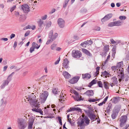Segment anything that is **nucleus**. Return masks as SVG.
I'll list each match as a JSON object with an SVG mask.
<instances>
[{
    "mask_svg": "<svg viewBox=\"0 0 129 129\" xmlns=\"http://www.w3.org/2000/svg\"><path fill=\"white\" fill-rule=\"evenodd\" d=\"M26 99L28 101L30 102V103H32V105L33 104V108L32 109L33 111L39 112L42 115H43V112L42 111L41 109L39 108L40 106V104L39 103H37L36 100H33L30 97L27 98Z\"/></svg>",
    "mask_w": 129,
    "mask_h": 129,
    "instance_id": "f257e3e1",
    "label": "nucleus"
},
{
    "mask_svg": "<svg viewBox=\"0 0 129 129\" xmlns=\"http://www.w3.org/2000/svg\"><path fill=\"white\" fill-rule=\"evenodd\" d=\"M82 116L83 118L80 121H79L78 123V126L79 127H83L84 126L85 124L84 122L87 125H88L89 124L90 120L88 118V117L86 116H85L84 117L83 116V115H82Z\"/></svg>",
    "mask_w": 129,
    "mask_h": 129,
    "instance_id": "f03ea898",
    "label": "nucleus"
},
{
    "mask_svg": "<svg viewBox=\"0 0 129 129\" xmlns=\"http://www.w3.org/2000/svg\"><path fill=\"white\" fill-rule=\"evenodd\" d=\"M14 73V72H13L8 76L7 80L3 81L2 84L1 86V88H4L6 85H8L11 80L12 77Z\"/></svg>",
    "mask_w": 129,
    "mask_h": 129,
    "instance_id": "7ed1b4c3",
    "label": "nucleus"
},
{
    "mask_svg": "<svg viewBox=\"0 0 129 129\" xmlns=\"http://www.w3.org/2000/svg\"><path fill=\"white\" fill-rule=\"evenodd\" d=\"M127 119V116L123 115L120 117L119 119L120 122V126L121 127L124 126Z\"/></svg>",
    "mask_w": 129,
    "mask_h": 129,
    "instance_id": "20e7f679",
    "label": "nucleus"
},
{
    "mask_svg": "<svg viewBox=\"0 0 129 129\" xmlns=\"http://www.w3.org/2000/svg\"><path fill=\"white\" fill-rule=\"evenodd\" d=\"M18 124L20 129H24L26 127L25 125V122L24 120L23 119H19L18 120Z\"/></svg>",
    "mask_w": 129,
    "mask_h": 129,
    "instance_id": "39448f33",
    "label": "nucleus"
},
{
    "mask_svg": "<svg viewBox=\"0 0 129 129\" xmlns=\"http://www.w3.org/2000/svg\"><path fill=\"white\" fill-rule=\"evenodd\" d=\"M48 95V93L47 91H45L44 93L40 96V101L42 103H44L46 100Z\"/></svg>",
    "mask_w": 129,
    "mask_h": 129,
    "instance_id": "423d86ee",
    "label": "nucleus"
},
{
    "mask_svg": "<svg viewBox=\"0 0 129 129\" xmlns=\"http://www.w3.org/2000/svg\"><path fill=\"white\" fill-rule=\"evenodd\" d=\"M72 55L73 57L79 58L81 56L82 54L80 51L78 50H74L72 51Z\"/></svg>",
    "mask_w": 129,
    "mask_h": 129,
    "instance_id": "0eeeda50",
    "label": "nucleus"
},
{
    "mask_svg": "<svg viewBox=\"0 0 129 129\" xmlns=\"http://www.w3.org/2000/svg\"><path fill=\"white\" fill-rule=\"evenodd\" d=\"M21 8L23 12L26 13H27L30 11L29 7L26 4H24L22 5Z\"/></svg>",
    "mask_w": 129,
    "mask_h": 129,
    "instance_id": "6e6552de",
    "label": "nucleus"
},
{
    "mask_svg": "<svg viewBox=\"0 0 129 129\" xmlns=\"http://www.w3.org/2000/svg\"><path fill=\"white\" fill-rule=\"evenodd\" d=\"M58 24L59 26L61 28L63 27L65 25V21L61 18H59L57 20Z\"/></svg>",
    "mask_w": 129,
    "mask_h": 129,
    "instance_id": "1a4fd4ad",
    "label": "nucleus"
},
{
    "mask_svg": "<svg viewBox=\"0 0 129 129\" xmlns=\"http://www.w3.org/2000/svg\"><path fill=\"white\" fill-rule=\"evenodd\" d=\"M123 63L122 61L118 63L117 64L116 66L119 69L118 71H117V73H120V72L121 71V70L123 71V72H124V69L122 68L123 67Z\"/></svg>",
    "mask_w": 129,
    "mask_h": 129,
    "instance_id": "9d476101",
    "label": "nucleus"
},
{
    "mask_svg": "<svg viewBox=\"0 0 129 129\" xmlns=\"http://www.w3.org/2000/svg\"><path fill=\"white\" fill-rule=\"evenodd\" d=\"M69 61L67 58H65L63 60V62L62 63L63 67L66 69H67L69 67Z\"/></svg>",
    "mask_w": 129,
    "mask_h": 129,
    "instance_id": "9b49d317",
    "label": "nucleus"
},
{
    "mask_svg": "<svg viewBox=\"0 0 129 129\" xmlns=\"http://www.w3.org/2000/svg\"><path fill=\"white\" fill-rule=\"evenodd\" d=\"M92 43V41L91 40L89 41L87 40L86 41L82 43L80 45L84 47H85L86 46V45H91Z\"/></svg>",
    "mask_w": 129,
    "mask_h": 129,
    "instance_id": "f8f14e48",
    "label": "nucleus"
},
{
    "mask_svg": "<svg viewBox=\"0 0 129 129\" xmlns=\"http://www.w3.org/2000/svg\"><path fill=\"white\" fill-rule=\"evenodd\" d=\"M112 16V14H109L106 15L102 19L101 21L102 22H104L109 20L111 18Z\"/></svg>",
    "mask_w": 129,
    "mask_h": 129,
    "instance_id": "ddd939ff",
    "label": "nucleus"
},
{
    "mask_svg": "<svg viewBox=\"0 0 129 129\" xmlns=\"http://www.w3.org/2000/svg\"><path fill=\"white\" fill-rule=\"evenodd\" d=\"M120 73H117L118 74V76L119 78H120L119 79V81L120 82H121L122 80H123L124 77V73L123 72L122 70L121 71V72H120Z\"/></svg>",
    "mask_w": 129,
    "mask_h": 129,
    "instance_id": "4468645a",
    "label": "nucleus"
},
{
    "mask_svg": "<svg viewBox=\"0 0 129 129\" xmlns=\"http://www.w3.org/2000/svg\"><path fill=\"white\" fill-rule=\"evenodd\" d=\"M79 78V77H73L70 81V83L71 84H74L76 83Z\"/></svg>",
    "mask_w": 129,
    "mask_h": 129,
    "instance_id": "2eb2a0df",
    "label": "nucleus"
},
{
    "mask_svg": "<svg viewBox=\"0 0 129 129\" xmlns=\"http://www.w3.org/2000/svg\"><path fill=\"white\" fill-rule=\"evenodd\" d=\"M58 34L57 33H55L54 35H53V31L52 30L50 31L49 34V38H53V37H55V39L58 36Z\"/></svg>",
    "mask_w": 129,
    "mask_h": 129,
    "instance_id": "dca6fc26",
    "label": "nucleus"
},
{
    "mask_svg": "<svg viewBox=\"0 0 129 129\" xmlns=\"http://www.w3.org/2000/svg\"><path fill=\"white\" fill-rule=\"evenodd\" d=\"M88 116L91 120L92 121L95 120L96 119H98V118L96 117V116L93 114L90 113L88 114Z\"/></svg>",
    "mask_w": 129,
    "mask_h": 129,
    "instance_id": "f3484780",
    "label": "nucleus"
},
{
    "mask_svg": "<svg viewBox=\"0 0 129 129\" xmlns=\"http://www.w3.org/2000/svg\"><path fill=\"white\" fill-rule=\"evenodd\" d=\"M119 112V111L117 110H115L113 111V113L111 115L113 119H114L116 118Z\"/></svg>",
    "mask_w": 129,
    "mask_h": 129,
    "instance_id": "a211bd4d",
    "label": "nucleus"
},
{
    "mask_svg": "<svg viewBox=\"0 0 129 129\" xmlns=\"http://www.w3.org/2000/svg\"><path fill=\"white\" fill-rule=\"evenodd\" d=\"M111 76V75L110 73L107 72L106 71L102 72L101 75L102 77H105L106 78H107V77H109L110 76Z\"/></svg>",
    "mask_w": 129,
    "mask_h": 129,
    "instance_id": "6ab92c4d",
    "label": "nucleus"
},
{
    "mask_svg": "<svg viewBox=\"0 0 129 129\" xmlns=\"http://www.w3.org/2000/svg\"><path fill=\"white\" fill-rule=\"evenodd\" d=\"M88 96H92L93 95V92L92 90H88L86 91L84 93Z\"/></svg>",
    "mask_w": 129,
    "mask_h": 129,
    "instance_id": "aec40b11",
    "label": "nucleus"
},
{
    "mask_svg": "<svg viewBox=\"0 0 129 129\" xmlns=\"http://www.w3.org/2000/svg\"><path fill=\"white\" fill-rule=\"evenodd\" d=\"M72 97L73 98L75 101H78L82 100L81 99V96L79 95V94L75 96L72 95Z\"/></svg>",
    "mask_w": 129,
    "mask_h": 129,
    "instance_id": "412c9836",
    "label": "nucleus"
},
{
    "mask_svg": "<svg viewBox=\"0 0 129 129\" xmlns=\"http://www.w3.org/2000/svg\"><path fill=\"white\" fill-rule=\"evenodd\" d=\"M62 74L63 75L66 79H68L71 77V75L66 71L63 72Z\"/></svg>",
    "mask_w": 129,
    "mask_h": 129,
    "instance_id": "4be33fe9",
    "label": "nucleus"
},
{
    "mask_svg": "<svg viewBox=\"0 0 129 129\" xmlns=\"http://www.w3.org/2000/svg\"><path fill=\"white\" fill-rule=\"evenodd\" d=\"M82 50L83 52L86 55L90 56L91 55V54L90 52L87 49L84 48H82Z\"/></svg>",
    "mask_w": 129,
    "mask_h": 129,
    "instance_id": "5701e85b",
    "label": "nucleus"
},
{
    "mask_svg": "<svg viewBox=\"0 0 129 129\" xmlns=\"http://www.w3.org/2000/svg\"><path fill=\"white\" fill-rule=\"evenodd\" d=\"M91 76L90 74L88 73H86L82 74V78L83 79H89L90 78Z\"/></svg>",
    "mask_w": 129,
    "mask_h": 129,
    "instance_id": "b1692460",
    "label": "nucleus"
},
{
    "mask_svg": "<svg viewBox=\"0 0 129 129\" xmlns=\"http://www.w3.org/2000/svg\"><path fill=\"white\" fill-rule=\"evenodd\" d=\"M111 69L112 71L115 72L116 71L117 73V71H118L119 69L117 66H114L111 67Z\"/></svg>",
    "mask_w": 129,
    "mask_h": 129,
    "instance_id": "393cba45",
    "label": "nucleus"
},
{
    "mask_svg": "<svg viewBox=\"0 0 129 129\" xmlns=\"http://www.w3.org/2000/svg\"><path fill=\"white\" fill-rule=\"evenodd\" d=\"M32 46L35 48L38 49L40 46V45H38V44L35 42H33L32 44Z\"/></svg>",
    "mask_w": 129,
    "mask_h": 129,
    "instance_id": "a878e982",
    "label": "nucleus"
},
{
    "mask_svg": "<svg viewBox=\"0 0 129 129\" xmlns=\"http://www.w3.org/2000/svg\"><path fill=\"white\" fill-rule=\"evenodd\" d=\"M112 80L113 83H114V85L116 84L118 82L117 79L115 77H113L112 79Z\"/></svg>",
    "mask_w": 129,
    "mask_h": 129,
    "instance_id": "bb28decb",
    "label": "nucleus"
},
{
    "mask_svg": "<svg viewBox=\"0 0 129 129\" xmlns=\"http://www.w3.org/2000/svg\"><path fill=\"white\" fill-rule=\"evenodd\" d=\"M119 97H116L114 98L112 100L113 102L115 104H116L119 101Z\"/></svg>",
    "mask_w": 129,
    "mask_h": 129,
    "instance_id": "cd10ccee",
    "label": "nucleus"
},
{
    "mask_svg": "<svg viewBox=\"0 0 129 129\" xmlns=\"http://www.w3.org/2000/svg\"><path fill=\"white\" fill-rule=\"evenodd\" d=\"M78 37L77 36H74L73 37L71 38V40L70 41V43H72L74 42L75 40L78 39Z\"/></svg>",
    "mask_w": 129,
    "mask_h": 129,
    "instance_id": "c85d7f7f",
    "label": "nucleus"
},
{
    "mask_svg": "<svg viewBox=\"0 0 129 129\" xmlns=\"http://www.w3.org/2000/svg\"><path fill=\"white\" fill-rule=\"evenodd\" d=\"M104 85L105 88L106 89H109V84L108 82L104 81Z\"/></svg>",
    "mask_w": 129,
    "mask_h": 129,
    "instance_id": "c756f323",
    "label": "nucleus"
},
{
    "mask_svg": "<svg viewBox=\"0 0 129 129\" xmlns=\"http://www.w3.org/2000/svg\"><path fill=\"white\" fill-rule=\"evenodd\" d=\"M34 120L35 118L34 117H30L29 119L28 123L33 124Z\"/></svg>",
    "mask_w": 129,
    "mask_h": 129,
    "instance_id": "7c9ffc66",
    "label": "nucleus"
},
{
    "mask_svg": "<svg viewBox=\"0 0 129 129\" xmlns=\"http://www.w3.org/2000/svg\"><path fill=\"white\" fill-rule=\"evenodd\" d=\"M96 81L95 79H94L92 80L89 84L88 86L89 87H91V86L93 84L96 83Z\"/></svg>",
    "mask_w": 129,
    "mask_h": 129,
    "instance_id": "2f4dec72",
    "label": "nucleus"
},
{
    "mask_svg": "<svg viewBox=\"0 0 129 129\" xmlns=\"http://www.w3.org/2000/svg\"><path fill=\"white\" fill-rule=\"evenodd\" d=\"M59 97L60 98L59 99L60 101L61 102H62L64 101V96L63 95V93H61L60 94Z\"/></svg>",
    "mask_w": 129,
    "mask_h": 129,
    "instance_id": "473e14b6",
    "label": "nucleus"
},
{
    "mask_svg": "<svg viewBox=\"0 0 129 129\" xmlns=\"http://www.w3.org/2000/svg\"><path fill=\"white\" fill-rule=\"evenodd\" d=\"M50 39H49L47 41L46 44L48 45L49 44L51 43L55 39V37H53V38H50Z\"/></svg>",
    "mask_w": 129,
    "mask_h": 129,
    "instance_id": "72a5a7b5",
    "label": "nucleus"
},
{
    "mask_svg": "<svg viewBox=\"0 0 129 129\" xmlns=\"http://www.w3.org/2000/svg\"><path fill=\"white\" fill-rule=\"evenodd\" d=\"M104 50L105 52H108L109 50V45H105L104 47Z\"/></svg>",
    "mask_w": 129,
    "mask_h": 129,
    "instance_id": "f704fd0d",
    "label": "nucleus"
},
{
    "mask_svg": "<svg viewBox=\"0 0 129 129\" xmlns=\"http://www.w3.org/2000/svg\"><path fill=\"white\" fill-rule=\"evenodd\" d=\"M43 23V21L41 19H40L39 20L38 22V25L40 27H41L42 26Z\"/></svg>",
    "mask_w": 129,
    "mask_h": 129,
    "instance_id": "c9c22d12",
    "label": "nucleus"
},
{
    "mask_svg": "<svg viewBox=\"0 0 129 129\" xmlns=\"http://www.w3.org/2000/svg\"><path fill=\"white\" fill-rule=\"evenodd\" d=\"M97 83L98 85L100 87L103 88V85L102 82L101 81H98L97 82Z\"/></svg>",
    "mask_w": 129,
    "mask_h": 129,
    "instance_id": "e433bc0d",
    "label": "nucleus"
},
{
    "mask_svg": "<svg viewBox=\"0 0 129 129\" xmlns=\"http://www.w3.org/2000/svg\"><path fill=\"white\" fill-rule=\"evenodd\" d=\"M114 25L116 26H119L121 24V22L120 21H117L114 22Z\"/></svg>",
    "mask_w": 129,
    "mask_h": 129,
    "instance_id": "4c0bfd02",
    "label": "nucleus"
},
{
    "mask_svg": "<svg viewBox=\"0 0 129 129\" xmlns=\"http://www.w3.org/2000/svg\"><path fill=\"white\" fill-rule=\"evenodd\" d=\"M98 100L96 99H92L91 98L89 99L88 100V101L90 102H95L96 101H98Z\"/></svg>",
    "mask_w": 129,
    "mask_h": 129,
    "instance_id": "58836bf2",
    "label": "nucleus"
},
{
    "mask_svg": "<svg viewBox=\"0 0 129 129\" xmlns=\"http://www.w3.org/2000/svg\"><path fill=\"white\" fill-rule=\"evenodd\" d=\"M56 46V45L55 44H53L51 45V48L52 50H54L55 49Z\"/></svg>",
    "mask_w": 129,
    "mask_h": 129,
    "instance_id": "ea45409f",
    "label": "nucleus"
},
{
    "mask_svg": "<svg viewBox=\"0 0 129 129\" xmlns=\"http://www.w3.org/2000/svg\"><path fill=\"white\" fill-rule=\"evenodd\" d=\"M52 91L53 93L55 94H57L58 93V92H59V91H58V89L57 88L53 89Z\"/></svg>",
    "mask_w": 129,
    "mask_h": 129,
    "instance_id": "a19ab883",
    "label": "nucleus"
},
{
    "mask_svg": "<svg viewBox=\"0 0 129 129\" xmlns=\"http://www.w3.org/2000/svg\"><path fill=\"white\" fill-rule=\"evenodd\" d=\"M47 15H45L41 17V19L43 20H45L47 19Z\"/></svg>",
    "mask_w": 129,
    "mask_h": 129,
    "instance_id": "79ce46f5",
    "label": "nucleus"
},
{
    "mask_svg": "<svg viewBox=\"0 0 129 129\" xmlns=\"http://www.w3.org/2000/svg\"><path fill=\"white\" fill-rule=\"evenodd\" d=\"M69 1L70 0H65V4L63 5L64 8H65L66 7L67 4Z\"/></svg>",
    "mask_w": 129,
    "mask_h": 129,
    "instance_id": "37998d69",
    "label": "nucleus"
},
{
    "mask_svg": "<svg viewBox=\"0 0 129 129\" xmlns=\"http://www.w3.org/2000/svg\"><path fill=\"white\" fill-rule=\"evenodd\" d=\"M100 67H98L96 68V75H97L99 74V70H100Z\"/></svg>",
    "mask_w": 129,
    "mask_h": 129,
    "instance_id": "c03bdc74",
    "label": "nucleus"
},
{
    "mask_svg": "<svg viewBox=\"0 0 129 129\" xmlns=\"http://www.w3.org/2000/svg\"><path fill=\"white\" fill-rule=\"evenodd\" d=\"M33 124L30 123H28V129H32L33 127L32 126Z\"/></svg>",
    "mask_w": 129,
    "mask_h": 129,
    "instance_id": "a18cd8bd",
    "label": "nucleus"
},
{
    "mask_svg": "<svg viewBox=\"0 0 129 129\" xmlns=\"http://www.w3.org/2000/svg\"><path fill=\"white\" fill-rule=\"evenodd\" d=\"M114 26H115L114 22L110 23L108 24V26L110 27H112Z\"/></svg>",
    "mask_w": 129,
    "mask_h": 129,
    "instance_id": "49530a36",
    "label": "nucleus"
},
{
    "mask_svg": "<svg viewBox=\"0 0 129 129\" xmlns=\"http://www.w3.org/2000/svg\"><path fill=\"white\" fill-rule=\"evenodd\" d=\"M51 24V22L50 21H49L47 23L46 25V27H49L50 26Z\"/></svg>",
    "mask_w": 129,
    "mask_h": 129,
    "instance_id": "de8ad7c7",
    "label": "nucleus"
},
{
    "mask_svg": "<svg viewBox=\"0 0 129 129\" xmlns=\"http://www.w3.org/2000/svg\"><path fill=\"white\" fill-rule=\"evenodd\" d=\"M35 48H34L32 46L31 47L30 49V51L31 53L34 51Z\"/></svg>",
    "mask_w": 129,
    "mask_h": 129,
    "instance_id": "09e8293b",
    "label": "nucleus"
},
{
    "mask_svg": "<svg viewBox=\"0 0 129 129\" xmlns=\"http://www.w3.org/2000/svg\"><path fill=\"white\" fill-rule=\"evenodd\" d=\"M119 19L121 20H125L126 18V17L125 16H120L119 17Z\"/></svg>",
    "mask_w": 129,
    "mask_h": 129,
    "instance_id": "8fccbe9b",
    "label": "nucleus"
},
{
    "mask_svg": "<svg viewBox=\"0 0 129 129\" xmlns=\"http://www.w3.org/2000/svg\"><path fill=\"white\" fill-rule=\"evenodd\" d=\"M58 119L60 124L61 125H62V123L61 117H58Z\"/></svg>",
    "mask_w": 129,
    "mask_h": 129,
    "instance_id": "3c124183",
    "label": "nucleus"
},
{
    "mask_svg": "<svg viewBox=\"0 0 129 129\" xmlns=\"http://www.w3.org/2000/svg\"><path fill=\"white\" fill-rule=\"evenodd\" d=\"M110 41L111 43L112 44H115L116 43V42L114 41L112 39H110Z\"/></svg>",
    "mask_w": 129,
    "mask_h": 129,
    "instance_id": "603ef678",
    "label": "nucleus"
},
{
    "mask_svg": "<svg viewBox=\"0 0 129 129\" xmlns=\"http://www.w3.org/2000/svg\"><path fill=\"white\" fill-rule=\"evenodd\" d=\"M108 98V96H107L104 99L103 102L105 103L107 101V100Z\"/></svg>",
    "mask_w": 129,
    "mask_h": 129,
    "instance_id": "864d4df0",
    "label": "nucleus"
},
{
    "mask_svg": "<svg viewBox=\"0 0 129 129\" xmlns=\"http://www.w3.org/2000/svg\"><path fill=\"white\" fill-rule=\"evenodd\" d=\"M60 60V58L59 57L58 59L55 62V64H57L59 63V61Z\"/></svg>",
    "mask_w": 129,
    "mask_h": 129,
    "instance_id": "5fc2aeb1",
    "label": "nucleus"
},
{
    "mask_svg": "<svg viewBox=\"0 0 129 129\" xmlns=\"http://www.w3.org/2000/svg\"><path fill=\"white\" fill-rule=\"evenodd\" d=\"M16 6H14L12 8H11V9L10 11H11V12L12 11H13V10H14L16 8Z\"/></svg>",
    "mask_w": 129,
    "mask_h": 129,
    "instance_id": "6e6d98bb",
    "label": "nucleus"
},
{
    "mask_svg": "<svg viewBox=\"0 0 129 129\" xmlns=\"http://www.w3.org/2000/svg\"><path fill=\"white\" fill-rule=\"evenodd\" d=\"M73 92L74 94L75 95V96H76L79 94L78 92L76 91L73 90Z\"/></svg>",
    "mask_w": 129,
    "mask_h": 129,
    "instance_id": "4d7b16f0",
    "label": "nucleus"
},
{
    "mask_svg": "<svg viewBox=\"0 0 129 129\" xmlns=\"http://www.w3.org/2000/svg\"><path fill=\"white\" fill-rule=\"evenodd\" d=\"M110 55H108L107 56L106 60L105 61V62H107V61L110 58Z\"/></svg>",
    "mask_w": 129,
    "mask_h": 129,
    "instance_id": "13d9d810",
    "label": "nucleus"
},
{
    "mask_svg": "<svg viewBox=\"0 0 129 129\" xmlns=\"http://www.w3.org/2000/svg\"><path fill=\"white\" fill-rule=\"evenodd\" d=\"M71 120H72L70 118L68 119V122H69L71 124H72L73 123L71 121Z\"/></svg>",
    "mask_w": 129,
    "mask_h": 129,
    "instance_id": "bf43d9fd",
    "label": "nucleus"
},
{
    "mask_svg": "<svg viewBox=\"0 0 129 129\" xmlns=\"http://www.w3.org/2000/svg\"><path fill=\"white\" fill-rule=\"evenodd\" d=\"M31 28L30 27V26L29 25H28L27 26L25 27H24V30H25L26 29L29 28L30 29Z\"/></svg>",
    "mask_w": 129,
    "mask_h": 129,
    "instance_id": "052dcab7",
    "label": "nucleus"
},
{
    "mask_svg": "<svg viewBox=\"0 0 129 129\" xmlns=\"http://www.w3.org/2000/svg\"><path fill=\"white\" fill-rule=\"evenodd\" d=\"M100 28L99 27H96L95 28V30H100Z\"/></svg>",
    "mask_w": 129,
    "mask_h": 129,
    "instance_id": "680f3d73",
    "label": "nucleus"
},
{
    "mask_svg": "<svg viewBox=\"0 0 129 129\" xmlns=\"http://www.w3.org/2000/svg\"><path fill=\"white\" fill-rule=\"evenodd\" d=\"M15 35L14 34H12L10 37L11 39H12L13 38H14L15 37Z\"/></svg>",
    "mask_w": 129,
    "mask_h": 129,
    "instance_id": "e2e57ef3",
    "label": "nucleus"
},
{
    "mask_svg": "<svg viewBox=\"0 0 129 129\" xmlns=\"http://www.w3.org/2000/svg\"><path fill=\"white\" fill-rule=\"evenodd\" d=\"M17 42H15L14 43V44L13 45V47L15 48L17 46Z\"/></svg>",
    "mask_w": 129,
    "mask_h": 129,
    "instance_id": "0e129e2a",
    "label": "nucleus"
},
{
    "mask_svg": "<svg viewBox=\"0 0 129 129\" xmlns=\"http://www.w3.org/2000/svg\"><path fill=\"white\" fill-rule=\"evenodd\" d=\"M15 14L16 16H18L19 15V13L18 12L15 11Z\"/></svg>",
    "mask_w": 129,
    "mask_h": 129,
    "instance_id": "69168bd1",
    "label": "nucleus"
},
{
    "mask_svg": "<svg viewBox=\"0 0 129 129\" xmlns=\"http://www.w3.org/2000/svg\"><path fill=\"white\" fill-rule=\"evenodd\" d=\"M129 126V125L126 124V126L123 128V129H127Z\"/></svg>",
    "mask_w": 129,
    "mask_h": 129,
    "instance_id": "338daca9",
    "label": "nucleus"
},
{
    "mask_svg": "<svg viewBox=\"0 0 129 129\" xmlns=\"http://www.w3.org/2000/svg\"><path fill=\"white\" fill-rule=\"evenodd\" d=\"M61 48L59 47H57L56 49V50L58 51H60L61 50Z\"/></svg>",
    "mask_w": 129,
    "mask_h": 129,
    "instance_id": "774afa93",
    "label": "nucleus"
}]
</instances>
